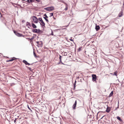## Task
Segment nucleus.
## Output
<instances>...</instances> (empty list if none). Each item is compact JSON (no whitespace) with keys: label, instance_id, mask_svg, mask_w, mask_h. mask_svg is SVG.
<instances>
[{"label":"nucleus","instance_id":"nucleus-1","mask_svg":"<svg viewBox=\"0 0 124 124\" xmlns=\"http://www.w3.org/2000/svg\"><path fill=\"white\" fill-rule=\"evenodd\" d=\"M44 9L48 11H52L54 9V7L53 6L48 7L44 8Z\"/></svg>","mask_w":124,"mask_h":124},{"label":"nucleus","instance_id":"nucleus-2","mask_svg":"<svg viewBox=\"0 0 124 124\" xmlns=\"http://www.w3.org/2000/svg\"><path fill=\"white\" fill-rule=\"evenodd\" d=\"M39 20L41 22V23H40V25H42V26H44L45 27V23L42 20V18H39Z\"/></svg>","mask_w":124,"mask_h":124},{"label":"nucleus","instance_id":"nucleus-3","mask_svg":"<svg viewBox=\"0 0 124 124\" xmlns=\"http://www.w3.org/2000/svg\"><path fill=\"white\" fill-rule=\"evenodd\" d=\"M33 21L35 23H38V19L36 16H33Z\"/></svg>","mask_w":124,"mask_h":124},{"label":"nucleus","instance_id":"nucleus-4","mask_svg":"<svg viewBox=\"0 0 124 124\" xmlns=\"http://www.w3.org/2000/svg\"><path fill=\"white\" fill-rule=\"evenodd\" d=\"M92 80L94 81H95L96 79V75L93 74L92 75Z\"/></svg>","mask_w":124,"mask_h":124},{"label":"nucleus","instance_id":"nucleus-5","mask_svg":"<svg viewBox=\"0 0 124 124\" xmlns=\"http://www.w3.org/2000/svg\"><path fill=\"white\" fill-rule=\"evenodd\" d=\"M13 31L14 33L18 37H21L22 35L21 34H20L19 33L16 31Z\"/></svg>","mask_w":124,"mask_h":124},{"label":"nucleus","instance_id":"nucleus-6","mask_svg":"<svg viewBox=\"0 0 124 124\" xmlns=\"http://www.w3.org/2000/svg\"><path fill=\"white\" fill-rule=\"evenodd\" d=\"M43 45L42 42V41H39V43L38 45V47H41Z\"/></svg>","mask_w":124,"mask_h":124},{"label":"nucleus","instance_id":"nucleus-7","mask_svg":"<svg viewBox=\"0 0 124 124\" xmlns=\"http://www.w3.org/2000/svg\"><path fill=\"white\" fill-rule=\"evenodd\" d=\"M23 62L25 64V65H32V64H30L28 63L26 61V60H23Z\"/></svg>","mask_w":124,"mask_h":124},{"label":"nucleus","instance_id":"nucleus-8","mask_svg":"<svg viewBox=\"0 0 124 124\" xmlns=\"http://www.w3.org/2000/svg\"><path fill=\"white\" fill-rule=\"evenodd\" d=\"M16 59L15 57H13L11 59L9 60H8L7 61H6L7 62H9L13 61V60H15Z\"/></svg>","mask_w":124,"mask_h":124},{"label":"nucleus","instance_id":"nucleus-9","mask_svg":"<svg viewBox=\"0 0 124 124\" xmlns=\"http://www.w3.org/2000/svg\"><path fill=\"white\" fill-rule=\"evenodd\" d=\"M110 108L108 107L106 108V111L107 113H109L110 111Z\"/></svg>","mask_w":124,"mask_h":124},{"label":"nucleus","instance_id":"nucleus-10","mask_svg":"<svg viewBox=\"0 0 124 124\" xmlns=\"http://www.w3.org/2000/svg\"><path fill=\"white\" fill-rule=\"evenodd\" d=\"M59 55V59H60V62H61V63L62 64L64 65V64L62 62V61L61 58L63 57L61 56L60 55Z\"/></svg>","mask_w":124,"mask_h":124},{"label":"nucleus","instance_id":"nucleus-11","mask_svg":"<svg viewBox=\"0 0 124 124\" xmlns=\"http://www.w3.org/2000/svg\"><path fill=\"white\" fill-rule=\"evenodd\" d=\"M123 15V13L122 11L120 12V13L118 14V16L119 17H121Z\"/></svg>","mask_w":124,"mask_h":124},{"label":"nucleus","instance_id":"nucleus-12","mask_svg":"<svg viewBox=\"0 0 124 124\" xmlns=\"http://www.w3.org/2000/svg\"><path fill=\"white\" fill-rule=\"evenodd\" d=\"M32 31L33 32L36 33H38V30L36 29H34L32 30Z\"/></svg>","mask_w":124,"mask_h":124},{"label":"nucleus","instance_id":"nucleus-13","mask_svg":"<svg viewBox=\"0 0 124 124\" xmlns=\"http://www.w3.org/2000/svg\"><path fill=\"white\" fill-rule=\"evenodd\" d=\"M32 27L34 28H37V26L33 23H32Z\"/></svg>","mask_w":124,"mask_h":124},{"label":"nucleus","instance_id":"nucleus-14","mask_svg":"<svg viewBox=\"0 0 124 124\" xmlns=\"http://www.w3.org/2000/svg\"><path fill=\"white\" fill-rule=\"evenodd\" d=\"M100 27L99 26H96L95 27V29L96 31H98L100 29Z\"/></svg>","mask_w":124,"mask_h":124},{"label":"nucleus","instance_id":"nucleus-15","mask_svg":"<svg viewBox=\"0 0 124 124\" xmlns=\"http://www.w3.org/2000/svg\"><path fill=\"white\" fill-rule=\"evenodd\" d=\"M120 121H122V120L120 118V117L119 116H117L116 117Z\"/></svg>","mask_w":124,"mask_h":124},{"label":"nucleus","instance_id":"nucleus-16","mask_svg":"<svg viewBox=\"0 0 124 124\" xmlns=\"http://www.w3.org/2000/svg\"><path fill=\"white\" fill-rule=\"evenodd\" d=\"M113 94V91H112L111 93L109 95V97H110Z\"/></svg>","mask_w":124,"mask_h":124},{"label":"nucleus","instance_id":"nucleus-17","mask_svg":"<svg viewBox=\"0 0 124 124\" xmlns=\"http://www.w3.org/2000/svg\"><path fill=\"white\" fill-rule=\"evenodd\" d=\"M76 105L73 104V108L75 109H76Z\"/></svg>","mask_w":124,"mask_h":124},{"label":"nucleus","instance_id":"nucleus-18","mask_svg":"<svg viewBox=\"0 0 124 124\" xmlns=\"http://www.w3.org/2000/svg\"><path fill=\"white\" fill-rule=\"evenodd\" d=\"M44 18L47 23L49 21L48 19L47 18H46V17H44Z\"/></svg>","mask_w":124,"mask_h":124},{"label":"nucleus","instance_id":"nucleus-19","mask_svg":"<svg viewBox=\"0 0 124 124\" xmlns=\"http://www.w3.org/2000/svg\"><path fill=\"white\" fill-rule=\"evenodd\" d=\"M33 54H34V56L35 57H37V56H36V54L35 53V52L34 51H33Z\"/></svg>","mask_w":124,"mask_h":124},{"label":"nucleus","instance_id":"nucleus-20","mask_svg":"<svg viewBox=\"0 0 124 124\" xmlns=\"http://www.w3.org/2000/svg\"><path fill=\"white\" fill-rule=\"evenodd\" d=\"M117 72L116 71L114 73V75H115L117 76Z\"/></svg>","mask_w":124,"mask_h":124},{"label":"nucleus","instance_id":"nucleus-21","mask_svg":"<svg viewBox=\"0 0 124 124\" xmlns=\"http://www.w3.org/2000/svg\"><path fill=\"white\" fill-rule=\"evenodd\" d=\"M32 0H28L27 1L29 2L30 3L32 2Z\"/></svg>","mask_w":124,"mask_h":124},{"label":"nucleus","instance_id":"nucleus-22","mask_svg":"<svg viewBox=\"0 0 124 124\" xmlns=\"http://www.w3.org/2000/svg\"><path fill=\"white\" fill-rule=\"evenodd\" d=\"M26 24H27V25H29L30 26V23H29L28 22H27Z\"/></svg>","mask_w":124,"mask_h":124},{"label":"nucleus","instance_id":"nucleus-23","mask_svg":"<svg viewBox=\"0 0 124 124\" xmlns=\"http://www.w3.org/2000/svg\"><path fill=\"white\" fill-rule=\"evenodd\" d=\"M50 17L52 16H53V13H50Z\"/></svg>","mask_w":124,"mask_h":124},{"label":"nucleus","instance_id":"nucleus-24","mask_svg":"<svg viewBox=\"0 0 124 124\" xmlns=\"http://www.w3.org/2000/svg\"><path fill=\"white\" fill-rule=\"evenodd\" d=\"M44 16H45L44 17H46V18H48V17L45 14L44 15Z\"/></svg>","mask_w":124,"mask_h":124},{"label":"nucleus","instance_id":"nucleus-25","mask_svg":"<svg viewBox=\"0 0 124 124\" xmlns=\"http://www.w3.org/2000/svg\"><path fill=\"white\" fill-rule=\"evenodd\" d=\"M67 9H68V7H67V6H66V8H65V9L64 10H65L66 11V10H67Z\"/></svg>","mask_w":124,"mask_h":124},{"label":"nucleus","instance_id":"nucleus-26","mask_svg":"<svg viewBox=\"0 0 124 124\" xmlns=\"http://www.w3.org/2000/svg\"><path fill=\"white\" fill-rule=\"evenodd\" d=\"M77 102V100H76L75 101V102L74 104L76 105Z\"/></svg>","mask_w":124,"mask_h":124},{"label":"nucleus","instance_id":"nucleus-27","mask_svg":"<svg viewBox=\"0 0 124 124\" xmlns=\"http://www.w3.org/2000/svg\"><path fill=\"white\" fill-rule=\"evenodd\" d=\"M41 31L39 29L38 30V33H39Z\"/></svg>","mask_w":124,"mask_h":124},{"label":"nucleus","instance_id":"nucleus-28","mask_svg":"<svg viewBox=\"0 0 124 124\" xmlns=\"http://www.w3.org/2000/svg\"><path fill=\"white\" fill-rule=\"evenodd\" d=\"M39 41H36V43L37 44V45H38L39 43Z\"/></svg>","mask_w":124,"mask_h":124},{"label":"nucleus","instance_id":"nucleus-29","mask_svg":"<svg viewBox=\"0 0 124 124\" xmlns=\"http://www.w3.org/2000/svg\"><path fill=\"white\" fill-rule=\"evenodd\" d=\"M51 35H54L53 33V32L52 31L51 33Z\"/></svg>","mask_w":124,"mask_h":124},{"label":"nucleus","instance_id":"nucleus-30","mask_svg":"<svg viewBox=\"0 0 124 124\" xmlns=\"http://www.w3.org/2000/svg\"><path fill=\"white\" fill-rule=\"evenodd\" d=\"M17 119V118H16L14 120V122L15 123H16V120Z\"/></svg>","mask_w":124,"mask_h":124},{"label":"nucleus","instance_id":"nucleus-31","mask_svg":"<svg viewBox=\"0 0 124 124\" xmlns=\"http://www.w3.org/2000/svg\"><path fill=\"white\" fill-rule=\"evenodd\" d=\"M15 85V84H14V83H12V84H11V86H12L13 85Z\"/></svg>","mask_w":124,"mask_h":124},{"label":"nucleus","instance_id":"nucleus-32","mask_svg":"<svg viewBox=\"0 0 124 124\" xmlns=\"http://www.w3.org/2000/svg\"><path fill=\"white\" fill-rule=\"evenodd\" d=\"M76 81L75 80V84H74V87H75V84H76Z\"/></svg>","mask_w":124,"mask_h":124},{"label":"nucleus","instance_id":"nucleus-33","mask_svg":"<svg viewBox=\"0 0 124 124\" xmlns=\"http://www.w3.org/2000/svg\"><path fill=\"white\" fill-rule=\"evenodd\" d=\"M70 40L71 41H73V40L72 39H70Z\"/></svg>","mask_w":124,"mask_h":124},{"label":"nucleus","instance_id":"nucleus-34","mask_svg":"<svg viewBox=\"0 0 124 124\" xmlns=\"http://www.w3.org/2000/svg\"><path fill=\"white\" fill-rule=\"evenodd\" d=\"M35 0L38 2H39L40 1V0Z\"/></svg>","mask_w":124,"mask_h":124},{"label":"nucleus","instance_id":"nucleus-35","mask_svg":"<svg viewBox=\"0 0 124 124\" xmlns=\"http://www.w3.org/2000/svg\"><path fill=\"white\" fill-rule=\"evenodd\" d=\"M33 39V37L31 39H30L31 40H32Z\"/></svg>","mask_w":124,"mask_h":124},{"label":"nucleus","instance_id":"nucleus-36","mask_svg":"<svg viewBox=\"0 0 124 124\" xmlns=\"http://www.w3.org/2000/svg\"><path fill=\"white\" fill-rule=\"evenodd\" d=\"M28 68H29V70H31V68H30L29 67Z\"/></svg>","mask_w":124,"mask_h":124},{"label":"nucleus","instance_id":"nucleus-37","mask_svg":"<svg viewBox=\"0 0 124 124\" xmlns=\"http://www.w3.org/2000/svg\"><path fill=\"white\" fill-rule=\"evenodd\" d=\"M60 63H61V62H60V61L58 63V64H60Z\"/></svg>","mask_w":124,"mask_h":124},{"label":"nucleus","instance_id":"nucleus-38","mask_svg":"<svg viewBox=\"0 0 124 124\" xmlns=\"http://www.w3.org/2000/svg\"><path fill=\"white\" fill-rule=\"evenodd\" d=\"M104 116H103L101 118V119L103 117H104Z\"/></svg>","mask_w":124,"mask_h":124},{"label":"nucleus","instance_id":"nucleus-39","mask_svg":"<svg viewBox=\"0 0 124 124\" xmlns=\"http://www.w3.org/2000/svg\"><path fill=\"white\" fill-rule=\"evenodd\" d=\"M80 50H81V48H79V51H80Z\"/></svg>","mask_w":124,"mask_h":124},{"label":"nucleus","instance_id":"nucleus-40","mask_svg":"<svg viewBox=\"0 0 124 124\" xmlns=\"http://www.w3.org/2000/svg\"><path fill=\"white\" fill-rule=\"evenodd\" d=\"M118 108V107H117V108H116V109H115V110H117V108Z\"/></svg>","mask_w":124,"mask_h":124},{"label":"nucleus","instance_id":"nucleus-41","mask_svg":"<svg viewBox=\"0 0 124 124\" xmlns=\"http://www.w3.org/2000/svg\"><path fill=\"white\" fill-rule=\"evenodd\" d=\"M64 55H67V54H65V53H64Z\"/></svg>","mask_w":124,"mask_h":124},{"label":"nucleus","instance_id":"nucleus-42","mask_svg":"<svg viewBox=\"0 0 124 124\" xmlns=\"http://www.w3.org/2000/svg\"><path fill=\"white\" fill-rule=\"evenodd\" d=\"M100 111L99 112H98V113H97V115L98 114V113H100Z\"/></svg>","mask_w":124,"mask_h":124},{"label":"nucleus","instance_id":"nucleus-43","mask_svg":"<svg viewBox=\"0 0 124 124\" xmlns=\"http://www.w3.org/2000/svg\"><path fill=\"white\" fill-rule=\"evenodd\" d=\"M28 108H29V109H30V108H29V107L28 106Z\"/></svg>","mask_w":124,"mask_h":124},{"label":"nucleus","instance_id":"nucleus-44","mask_svg":"<svg viewBox=\"0 0 124 124\" xmlns=\"http://www.w3.org/2000/svg\"><path fill=\"white\" fill-rule=\"evenodd\" d=\"M101 112H103V111H101Z\"/></svg>","mask_w":124,"mask_h":124}]
</instances>
